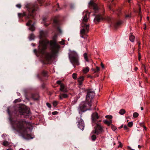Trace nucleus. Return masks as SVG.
Segmentation results:
<instances>
[{
	"instance_id": "obj_15",
	"label": "nucleus",
	"mask_w": 150,
	"mask_h": 150,
	"mask_svg": "<svg viewBox=\"0 0 150 150\" xmlns=\"http://www.w3.org/2000/svg\"><path fill=\"white\" fill-rule=\"evenodd\" d=\"M39 97V96L37 94H32L31 96L32 98L34 100H38V99Z\"/></svg>"
},
{
	"instance_id": "obj_26",
	"label": "nucleus",
	"mask_w": 150,
	"mask_h": 150,
	"mask_svg": "<svg viewBox=\"0 0 150 150\" xmlns=\"http://www.w3.org/2000/svg\"><path fill=\"white\" fill-rule=\"evenodd\" d=\"M9 144L8 142L7 141H4L3 143V145L4 146H8Z\"/></svg>"
},
{
	"instance_id": "obj_1",
	"label": "nucleus",
	"mask_w": 150,
	"mask_h": 150,
	"mask_svg": "<svg viewBox=\"0 0 150 150\" xmlns=\"http://www.w3.org/2000/svg\"><path fill=\"white\" fill-rule=\"evenodd\" d=\"M47 34V32L46 30L40 31V40L39 41L38 52L40 54H44L46 60L49 61L58 53L60 46L55 41L49 42L43 39L46 37Z\"/></svg>"
},
{
	"instance_id": "obj_4",
	"label": "nucleus",
	"mask_w": 150,
	"mask_h": 150,
	"mask_svg": "<svg viewBox=\"0 0 150 150\" xmlns=\"http://www.w3.org/2000/svg\"><path fill=\"white\" fill-rule=\"evenodd\" d=\"M88 14L86 13L83 17L80 30L81 37L83 38H86L88 36L87 33L89 32V24L87 23L88 21Z\"/></svg>"
},
{
	"instance_id": "obj_61",
	"label": "nucleus",
	"mask_w": 150,
	"mask_h": 150,
	"mask_svg": "<svg viewBox=\"0 0 150 150\" xmlns=\"http://www.w3.org/2000/svg\"><path fill=\"white\" fill-rule=\"evenodd\" d=\"M11 150V149H7V150Z\"/></svg>"
},
{
	"instance_id": "obj_27",
	"label": "nucleus",
	"mask_w": 150,
	"mask_h": 150,
	"mask_svg": "<svg viewBox=\"0 0 150 150\" xmlns=\"http://www.w3.org/2000/svg\"><path fill=\"white\" fill-rule=\"evenodd\" d=\"M77 74L76 73H74L72 74V78L74 79H76L77 78Z\"/></svg>"
},
{
	"instance_id": "obj_57",
	"label": "nucleus",
	"mask_w": 150,
	"mask_h": 150,
	"mask_svg": "<svg viewBox=\"0 0 150 150\" xmlns=\"http://www.w3.org/2000/svg\"><path fill=\"white\" fill-rule=\"evenodd\" d=\"M121 143L120 142V145H119V146L118 147H119V146H120L121 147Z\"/></svg>"
},
{
	"instance_id": "obj_10",
	"label": "nucleus",
	"mask_w": 150,
	"mask_h": 150,
	"mask_svg": "<svg viewBox=\"0 0 150 150\" xmlns=\"http://www.w3.org/2000/svg\"><path fill=\"white\" fill-rule=\"evenodd\" d=\"M77 120V125L78 128L81 130H83L84 127V124L83 120L81 118H76Z\"/></svg>"
},
{
	"instance_id": "obj_51",
	"label": "nucleus",
	"mask_w": 150,
	"mask_h": 150,
	"mask_svg": "<svg viewBox=\"0 0 150 150\" xmlns=\"http://www.w3.org/2000/svg\"><path fill=\"white\" fill-rule=\"evenodd\" d=\"M37 50L36 49H35L34 50V52L35 53L36 52H37Z\"/></svg>"
},
{
	"instance_id": "obj_38",
	"label": "nucleus",
	"mask_w": 150,
	"mask_h": 150,
	"mask_svg": "<svg viewBox=\"0 0 150 150\" xmlns=\"http://www.w3.org/2000/svg\"><path fill=\"white\" fill-rule=\"evenodd\" d=\"M59 43L62 44V45H64V41L63 40H62Z\"/></svg>"
},
{
	"instance_id": "obj_52",
	"label": "nucleus",
	"mask_w": 150,
	"mask_h": 150,
	"mask_svg": "<svg viewBox=\"0 0 150 150\" xmlns=\"http://www.w3.org/2000/svg\"><path fill=\"white\" fill-rule=\"evenodd\" d=\"M138 147L139 148H140L141 147V146H140L139 145L138 146Z\"/></svg>"
},
{
	"instance_id": "obj_50",
	"label": "nucleus",
	"mask_w": 150,
	"mask_h": 150,
	"mask_svg": "<svg viewBox=\"0 0 150 150\" xmlns=\"http://www.w3.org/2000/svg\"><path fill=\"white\" fill-rule=\"evenodd\" d=\"M49 24H47L46 23H45L44 24V25H45L46 26H47L49 25Z\"/></svg>"
},
{
	"instance_id": "obj_60",
	"label": "nucleus",
	"mask_w": 150,
	"mask_h": 150,
	"mask_svg": "<svg viewBox=\"0 0 150 150\" xmlns=\"http://www.w3.org/2000/svg\"><path fill=\"white\" fill-rule=\"evenodd\" d=\"M147 19L148 20H149V17H148H148H147Z\"/></svg>"
},
{
	"instance_id": "obj_19",
	"label": "nucleus",
	"mask_w": 150,
	"mask_h": 150,
	"mask_svg": "<svg viewBox=\"0 0 150 150\" xmlns=\"http://www.w3.org/2000/svg\"><path fill=\"white\" fill-rule=\"evenodd\" d=\"M35 37L33 33L30 34L29 36V38L30 40H33Z\"/></svg>"
},
{
	"instance_id": "obj_21",
	"label": "nucleus",
	"mask_w": 150,
	"mask_h": 150,
	"mask_svg": "<svg viewBox=\"0 0 150 150\" xmlns=\"http://www.w3.org/2000/svg\"><path fill=\"white\" fill-rule=\"evenodd\" d=\"M29 29L32 31H33L35 30V27L34 25L32 24L29 28Z\"/></svg>"
},
{
	"instance_id": "obj_30",
	"label": "nucleus",
	"mask_w": 150,
	"mask_h": 150,
	"mask_svg": "<svg viewBox=\"0 0 150 150\" xmlns=\"http://www.w3.org/2000/svg\"><path fill=\"white\" fill-rule=\"evenodd\" d=\"M58 104V102L56 101H54L53 103V105L54 107H56Z\"/></svg>"
},
{
	"instance_id": "obj_5",
	"label": "nucleus",
	"mask_w": 150,
	"mask_h": 150,
	"mask_svg": "<svg viewBox=\"0 0 150 150\" xmlns=\"http://www.w3.org/2000/svg\"><path fill=\"white\" fill-rule=\"evenodd\" d=\"M38 5L36 4L30 5L28 8V15L27 16L28 18H33L35 15V12L38 9Z\"/></svg>"
},
{
	"instance_id": "obj_36",
	"label": "nucleus",
	"mask_w": 150,
	"mask_h": 150,
	"mask_svg": "<svg viewBox=\"0 0 150 150\" xmlns=\"http://www.w3.org/2000/svg\"><path fill=\"white\" fill-rule=\"evenodd\" d=\"M46 105L49 108H51V105L50 103H46Z\"/></svg>"
},
{
	"instance_id": "obj_48",
	"label": "nucleus",
	"mask_w": 150,
	"mask_h": 150,
	"mask_svg": "<svg viewBox=\"0 0 150 150\" xmlns=\"http://www.w3.org/2000/svg\"><path fill=\"white\" fill-rule=\"evenodd\" d=\"M54 22L56 24H57V21L56 20H54Z\"/></svg>"
},
{
	"instance_id": "obj_20",
	"label": "nucleus",
	"mask_w": 150,
	"mask_h": 150,
	"mask_svg": "<svg viewBox=\"0 0 150 150\" xmlns=\"http://www.w3.org/2000/svg\"><path fill=\"white\" fill-rule=\"evenodd\" d=\"M129 39L132 42H133L134 41V36L131 35L129 37Z\"/></svg>"
},
{
	"instance_id": "obj_45",
	"label": "nucleus",
	"mask_w": 150,
	"mask_h": 150,
	"mask_svg": "<svg viewBox=\"0 0 150 150\" xmlns=\"http://www.w3.org/2000/svg\"><path fill=\"white\" fill-rule=\"evenodd\" d=\"M74 5L73 4H71L70 5V7L71 8H73L74 7Z\"/></svg>"
},
{
	"instance_id": "obj_46",
	"label": "nucleus",
	"mask_w": 150,
	"mask_h": 150,
	"mask_svg": "<svg viewBox=\"0 0 150 150\" xmlns=\"http://www.w3.org/2000/svg\"><path fill=\"white\" fill-rule=\"evenodd\" d=\"M7 112L8 113V114H10V110H9V108H7Z\"/></svg>"
},
{
	"instance_id": "obj_58",
	"label": "nucleus",
	"mask_w": 150,
	"mask_h": 150,
	"mask_svg": "<svg viewBox=\"0 0 150 150\" xmlns=\"http://www.w3.org/2000/svg\"><path fill=\"white\" fill-rule=\"evenodd\" d=\"M127 1L129 2V3H130V0H127Z\"/></svg>"
},
{
	"instance_id": "obj_12",
	"label": "nucleus",
	"mask_w": 150,
	"mask_h": 150,
	"mask_svg": "<svg viewBox=\"0 0 150 150\" xmlns=\"http://www.w3.org/2000/svg\"><path fill=\"white\" fill-rule=\"evenodd\" d=\"M89 6H91L93 7V9L95 11H96L98 10V8L97 4L94 3L93 0L90 1L89 3Z\"/></svg>"
},
{
	"instance_id": "obj_54",
	"label": "nucleus",
	"mask_w": 150,
	"mask_h": 150,
	"mask_svg": "<svg viewBox=\"0 0 150 150\" xmlns=\"http://www.w3.org/2000/svg\"><path fill=\"white\" fill-rule=\"evenodd\" d=\"M140 11H141V8H139V13H140Z\"/></svg>"
},
{
	"instance_id": "obj_59",
	"label": "nucleus",
	"mask_w": 150,
	"mask_h": 150,
	"mask_svg": "<svg viewBox=\"0 0 150 150\" xmlns=\"http://www.w3.org/2000/svg\"><path fill=\"white\" fill-rule=\"evenodd\" d=\"M57 7H59V4H57Z\"/></svg>"
},
{
	"instance_id": "obj_14",
	"label": "nucleus",
	"mask_w": 150,
	"mask_h": 150,
	"mask_svg": "<svg viewBox=\"0 0 150 150\" xmlns=\"http://www.w3.org/2000/svg\"><path fill=\"white\" fill-rule=\"evenodd\" d=\"M60 90L64 92H67V88L64 84H61Z\"/></svg>"
},
{
	"instance_id": "obj_62",
	"label": "nucleus",
	"mask_w": 150,
	"mask_h": 150,
	"mask_svg": "<svg viewBox=\"0 0 150 150\" xmlns=\"http://www.w3.org/2000/svg\"><path fill=\"white\" fill-rule=\"evenodd\" d=\"M146 28V27L145 26L144 28V29L145 30Z\"/></svg>"
},
{
	"instance_id": "obj_43",
	"label": "nucleus",
	"mask_w": 150,
	"mask_h": 150,
	"mask_svg": "<svg viewBox=\"0 0 150 150\" xmlns=\"http://www.w3.org/2000/svg\"><path fill=\"white\" fill-rule=\"evenodd\" d=\"M138 54H139V61H140V59H141V54L140 53H139Z\"/></svg>"
},
{
	"instance_id": "obj_16",
	"label": "nucleus",
	"mask_w": 150,
	"mask_h": 150,
	"mask_svg": "<svg viewBox=\"0 0 150 150\" xmlns=\"http://www.w3.org/2000/svg\"><path fill=\"white\" fill-rule=\"evenodd\" d=\"M68 96L65 93H62L60 94L59 95V99L61 100L63 98H65L67 97Z\"/></svg>"
},
{
	"instance_id": "obj_9",
	"label": "nucleus",
	"mask_w": 150,
	"mask_h": 150,
	"mask_svg": "<svg viewBox=\"0 0 150 150\" xmlns=\"http://www.w3.org/2000/svg\"><path fill=\"white\" fill-rule=\"evenodd\" d=\"M99 118V117L98 115V114L97 112H95L92 113L91 115V120L92 122V125L93 126H94V124H96L95 127H96L97 124H98L100 125L99 123H98L97 122V120Z\"/></svg>"
},
{
	"instance_id": "obj_55",
	"label": "nucleus",
	"mask_w": 150,
	"mask_h": 150,
	"mask_svg": "<svg viewBox=\"0 0 150 150\" xmlns=\"http://www.w3.org/2000/svg\"><path fill=\"white\" fill-rule=\"evenodd\" d=\"M123 127V125H122L120 126V128H122V127Z\"/></svg>"
},
{
	"instance_id": "obj_35",
	"label": "nucleus",
	"mask_w": 150,
	"mask_h": 150,
	"mask_svg": "<svg viewBox=\"0 0 150 150\" xmlns=\"http://www.w3.org/2000/svg\"><path fill=\"white\" fill-rule=\"evenodd\" d=\"M57 83L58 84L60 85V86L61 85V84H63L61 83V81L60 80L57 81Z\"/></svg>"
},
{
	"instance_id": "obj_2",
	"label": "nucleus",
	"mask_w": 150,
	"mask_h": 150,
	"mask_svg": "<svg viewBox=\"0 0 150 150\" xmlns=\"http://www.w3.org/2000/svg\"><path fill=\"white\" fill-rule=\"evenodd\" d=\"M13 129L25 139H32L34 138L30 134L33 128V124L24 120H17L12 122Z\"/></svg>"
},
{
	"instance_id": "obj_7",
	"label": "nucleus",
	"mask_w": 150,
	"mask_h": 150,
	"mask_svg": "<svg viewBox=\"0 0 150 150\" xmlns=\"http://www.w3.org/2000/svg\"><path fill=\"white\" fill-rule=\"evenodd\" d=\"M19 112L21 115H23L25 118H28L30 116L31 113L30 109L27 107L25 108H20Z\"/></svg>"
},
{
	"instance_id": "obj_53",
	"label": "nucleus",
	"mask_w": 150,
	"mask_h": 150,
	"mask_svg": "<svg viewBox=\"0 0 150 150\" xmlns=\"http://www.w3.org/2000/svg\"><path fill=\"white\" fill-rule=\"evenodd\" d=\"M129 17V15H127L126 16V17Z\"/></svg>"
},
{
	"instance_id": "obj_64",
	"label": "nucleus",
	"mask_w": 150,
	"mask_h": 150,
	"mask_svg": "<svg viewBox=\"0 0 150 150\" xmlns=\"http://www.w3.org/2000/svg\"><path fill=\"white\" fill-rule=\"evenodd\" d=\"M114 145H115V143H114Z\"/></svg>"
},
{
	"instance_id": "obj_31",
	"label": "nucleus",
	"mask_w": 150,
	"mask_h": 150,
	"mask_svg": "<svg viewBox=\"0 0 150 150\" xmlns=\"http://www.w3.org/2000/svg\"><path fill=\"white\" fill-rule=\"evenodd\" d=\"M105 117L109 119L110 120H111L112 118V116L110 115H107L105 116Z\"/></svg>"
},
{
	"instance_id": "obj_24",
	"label": "nucleus",
	"mask_w": 150,
	"mask_h": 150,
	"mask_svg": "<svg viewBox=\"0 0 150 150\" xmlns=\"http://www.w3.org/2000/svg\"><path fill=\"white\" fill-rule=\"evenodd\" d=\"M121 24V22H117L115 25V28H116L117 27V26L120 25Z\"/></svg>"
},
{
	"instance_id": "obj_37",
	"label": "nucleus",
	"mask_w": 150,
	"mask_h": 150,
	"mask_svg": "<svg viewBox=\"0 0 150 150\" xmlns=\"http://www.w3.org/2000/svg\"><path fill=\"white\" fill-rule=\"evenodd\" d=\"M111 127L112 130L114 131H115L116 129V128L114 126L112 125Z\"/></svg>"
},
{
	"instance_id": "obj_3",
	"label": "nucleus",
	"mask_w": 150,
	"mask_h": 150,
	"mask_svg": "<svg viewBox=\"0 0 150 150\" xmlns=\"http://www.w3.org/2000/svg\"><path fill=\"white\" fill-rule=\"evenodd\" d=\"M95 96V93L94 92L90 91L88 92L86 97V100L88 102V104L84 102H82L81 103L78 108L79 113L84 112L88 110H90L87 108V105H88L90 107L91 106V102Z\"/></svg>"
},
{
	"instance_id": "obj_40",
	"label": "nucleus",
	"mask_w": 150,
	"mask_h": 150,
	"mask_svg": "<svg viewBox=\"0 0 150 150\" xmlns=\"http://www.w3.org/2000/svg\"><path fill=\"white\" fill-rule=\"evenodd\" d=\"M57 30L60 33H61L62 32L61 29L59 27L57 28Z\"/></svg>"
},
{
	"instance_id": "obj_42",
	"label": "nucleus",
	"mask_w": 150,
	"mask_h": 150,
	"mask_svg": "<svg viewBox=\"0 0 150 150\" xmlns=\"http://www.w3.org/2000/svg\"><path fill=\"white\" fill-rule=\"evenodd\" d=\"M124 128L125 130H127L128 129V128L127 126L125 125L124 126Z\"/></svg>"
},
{
	"instance_id": "obj_44",
	"label": "nucleus",
	"mask_w": 150,
	"mask_h": 150,
	"mask_svg": "<svg viewBox=\"0 0 150 150\" xmlns=\"http://www.w3.org/2000/svg\"><path fill=\"white\" fill-rule=\"evenodd\" d=\"M128 149H129V150H135L134 149H132L129 146H128Z\"/></svg>"
},
{
	"instance_id": "obj_33",
	"label": "nucleus",
	"mask_w": 150,
	"mask_h": 150,
	"mask_svg": "<svg viewBox=\"0 0 150 150\" xmlns=\"http://www.w3.org/2000/svg\"><path fill=\"white\" fill-rule=\"evenodd\" d=\"M42 74L44 76H46L47 75V72L45 71H43L42 72Z\"/></svg>"
},
{
	"instance_id": "obj_13",
	"label": "nucleus",
	"mask_w": 150,
	"mask_h": 150,
	"mask_svg": "<svg viewBox=\"0 0 150 150\" xmlns=\"http://www.w3.org/2000/svg\"><path fill=\"white\" fill-rule=\"evenodd\" d=\"M84 78L83 76H80V77L78 78V81L79 82V87H81V86L82 84L83 81L84 80Z\"/></svg>"
},
{
	"instance_id": "obj_22",
	"label": "nucleus",
	"mask_w": 150,
	"mask_h": 150,
	"mask_svg": "<svg viewBox=\"0 0 150 150\" xmlns=\"http://www.w3.org/2000/svg\"><path fill=\"white\" fill-rule=\"evenodd\" d=\"M83 56L86 61L87 62H88L89 61L87 58V53H84L83 54Z\"/></svg>"
},
{
	"instance_id": "obj_11",
	"label": "nucleus",
	"mask_w": 150,
	"mask_h": 150,
	"mask_svg": "<svg viewBox=\"0 0 150 150\" xmlns=\"http://www.w3.org/2000/svg\"><path fill=\"white\" fill-rule=\"evenodd\" d=\"M101 20H106L108 21H109L110 19L109 17L103 18L100 15H98L95 17L94 20V22L96 23V22H99Z\"/></svg>"
},
{
	"instance_id": "obj_23",
	"label": "nucleus",
	"mask_w": 150,
	"mask_h": 150,
	"mask_svg": "<svg viewBox=\"0 0 150 150\" xmlns=\"http://www.w3.org/2000/svg\"><path fill=\"white\" fill-rule=\"evenodd\" d=\"M125 112V110L123 109H121L119 111V113L121 115H123Z\"/></svg>"
},
{
	"instance_id": "obj_28",
	"label": "nucleus",
	"mask_w": 150,
	"mask_h": 150,
	"mask_svg": "<svg viewBox=\"0 0 150 150\" xmlns=\"http://www.w3.org/2000/svg\"><path fill=\"white\" fill-rule=\"evenodd\" d=\"M93 70L94 71L95 73L98 72L99 70V67H97L96 69H93Z\"/></svg>"
},
{
	"instance_id": "obj_6",
	"label": "nucleus",
	"mask_w": 150,
	"mask_h": 150,
	"mask_svg": "<svg viewBox=\"0 0 150 150\" xmlns=\"http://www.w3.org/2000/svg\"><path fill=\"white\" fill-rule=\"evenodd\" d=\"M102 130V128L100 125L98 124H97L96 127H95L94 130H93L91 133V139L93 141H95L96 139V136L94 134L98 135Z\"/></svg>"
},
{
	"instance_id": "obj_25",
	"label": "nucleus",
	"mask_w": 150,
	"mask_h": 150,
	"mask_svg": "<svg viewBox=\"0 0 150 150\" xmlns=\"http://www.w3.org/2000/svg\"><path fill=\"white\" fill-rule=\"evenodd\" d=\"M138 115L139 114L137 112H134L133 114V116L134 117H137L138 116Z\"/></svg>"
},
{
	"instance_id": "obj_63",
	"label": "nucleus",
	"mask_w": 150,
	"mask_h": 150,
	"mask_svg": "<svg viewBox=\"0 0 150 150\" xmlns=\"http://www.w3.org/2000/svg\"><path fill=\"white\" fill-rule=\"evenodd\" d=\"M109 8H110V10H111L110 7H109Z\"/></svg>"
},
{
	"instance_id": "obj_17",
	"label": "nucleus",
	"mask_w": 150,
	"mask_h": 150,
	"mask_svg": "<svg viewBox=\"0 0 150 150\" xmlns=\"http://www.w3.org/2000/svg\"><path fill=\"white\" fill-rule=\"evenodd\" d=\"M104 122L107 124L108 125H109L112 123V120H109L108 121L107 120H103Z\"/></svg>"
},
{
	"instance_id": "obj_18",
	"label": "nucleus",
	"mask_w": 150,
	"mask_h": 150,
	"mask_svg": "<svg viewBox=\"0 0 150 150\" xmlns=\"http://www.w3.org/2000/svg\"><path fill=\"white\" fill-rule=\"evenodd\" d=\"M89 69L88 67L83 68V71L84 73H86L89 71Z\"/></svg>"
},
{
	"instance_id": "obj_47",
	"label": "nucleus",
	"mask_w": 150,
	"mask_h": 150,
	"mask_svg": "<svg viewBox=\"0 0 150 150\" xmlns=\"http://www.w3.org/2000/svg\"><path fill=\"white\" fill-rule=\"evenodd\" d=\"M101 66L103 68H104V67L103 65V63H101Z\"/></svg>"
},
{
	"instance_id": "obj_34",
	"label": "nucleus",
	"mask_w": 150,
	"mask_h": 150,
	"mask_svg": "<svg viewBox=\"0 0 150 150\" xmlns=\"http://www.w3.org/2000/svg\"><path fill=\"white\" fill-rule=\"evenodd\" d=\"M31 21L30 20H29L28 22L26 23L27 25H31Z\"/></svg>"
},
{
	"instance_id": "obj_8",
	"label": "nucleus",
	"mask_w": 150,
	"mask_h": 150,
	"mask_svg": "<svg viewBox=\"0 0 150 150\" xmlns=\"http://www.w3.org/2000/svg\"><path fill=\"white\" fill-rule=\"evenodd\" d=\"M78 58L77 54L75 52L72 53L70 56V59L71 63L77 65L79 64Z\"/></svg>"
},
{
	"instance_id": "obj_29",
	"label": "nucleus",
	"mask_w": 150,
	"mask_h": 150,
	"mask_svg": "<svg viewBox=\"0 0 150 150\" xmlns=\"http://www.w3.org/2000/svg\"><path fill=\"white\" fill-rule=\"evenodd\" d=\"M18 17H20L22 16H25V14L24 13H18Z\"/></svg>"
},
{
	"instance_id": "obj_39",
	"label": "nucleus",
	"mask_w": 150,
	"mask_h": 150,
	"mask_svg": "<svg viewBox=\"0 0 150 150\" xmlns=\"http://www.w3.org/2000/svg\"><path fill=\"white\" fill-rule=\"evenodd\" d=\"M16 6L19 8H20L21 7V5L20 4H18L16 5Z\"/></svg>"
},
{
	"instance_id": "obj_56",
	"label": "nucleus",
	"mask_w": 150,
	"mask_h": 150,
	"mask_svg": "<svg viewBox=\"0 0 150 150\" xmlns=\"http://www.w3.org/2000/svg\"><path fill=\"white\" fill-rule=\"evenodd\" d=\"M141 110H143V108L142 107H141Z\"/></svg>"
},
{
	"instance_id": "obj_41",
	"label": "nucleus",
	"mask_w": 150,
	"mask_h": 150,
	"mask_svg": "<svg viewBox=\"0 0 150 150\" xmlns=\"http://www.w3.org/2000/svg\"><path fill=\"white\" fill-rule=\"evenodd\" d=\"M58 113L57 112V111L53 112H52V114L53 115H56Z\"/></svg>"
},
{
	"instance_id": "obj_49",
	"label": "nucleus",
	"mask_w": 150,
	"mask_h": 150,
	"mask_svg": "<svg viewBox=\"0 0 150 150\" xmlns=\"http://www.w3.org/2000/svg\"><path fill=\"white\" fill-rule=\"evenodd\" d=\"M143 127H144V129H145V130H146V127L145 126H144V125H143Z\"/></svg>"
},
{
	"instance_id": "obj_32",
	"label": "nucleus",
	"mask_w": 150,
	"mask_h": 150,
	"mask_svg": "<svg viewBox=\"0 0 150 150\" xmlns=\"http://www.w3.org/2000/svg\"><path fill=\"white\" fill-rule=\"evenodd\" d=\"M133 123L132 122H129L128 123V126L129 127H131L133 125Z\"/></svg>"
}]
</instances>
